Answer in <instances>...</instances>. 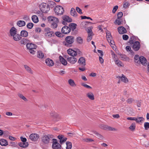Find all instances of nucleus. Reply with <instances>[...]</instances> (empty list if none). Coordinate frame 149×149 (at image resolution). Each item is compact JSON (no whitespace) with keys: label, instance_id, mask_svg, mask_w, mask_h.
<instances>
[{"label":"nucleus","instance_id":"1","mask_svg":"<svg viewBox=\"0 0 149 149\" xmlns=\"http://www.w3.org/2000/svg\"><path fill=\"white\" fill-rule=\"evenodd\" d=\"M74 41V37L72 36H68L65 38V41L63 42V44L68 47H71L72 44Z\"/></svg>","mask_w":149,"mask_h":149},{"label":"nucleus","instance_id":"2","mask_svg":"<svg viewBox=\"0 0 149 149\" xmlns=\"http://www.w3.org/2000/svg\"><path fill=\"white\" fill-rule=\"evenodd\" d=\"M44 34L45 38H49L55 35L54 33L49 28H46L44 30Z\"/></svg>","mask_w":149,"mask_h":149},{"label":"nucleus","instance_id":"3","mask_svg":"<svg viewBox=\"0 0 149 149\" xmlns=\"http://www.w3.org/2000/svg\"><path fill=\"white\" fill-rule=\"evenodd\" d=\"M54 10L55 13L58 15H62L64 12V10L63 8L60 6H55Z\"/></svg>","mask_w":149,"mask_h":149},{"label":"nucleus","instance_id":"4","mask_svg":"<svg viewBox=\"0 0 149 149\" xmlns=\"http://www.w3.org/2000/svg\"><path fill=\"white\" fill-rule=\"evenodd\" d=\"M41 11L43 13H47L50 10L47 3H42L40 5Z\"/></svg>","mask_w":149,"mask_h":149},{"label":"nucleus","instance_id":"5","mask_svg":"<svg viewBox=\"0 0 149 149\" xmlns=\"http://www.w3.org/2000/svg\"><path fill=\"white\" fill-rule=\"evenodd\" d=\"M52 136L48 134L43 136L41 138V141L42 143L45 145L48 144L50 142Z\"/></svg>","mask_w":149,"mask_h":149},{"label":"nucleus","instance_id":"6","mask_svg":"<svg viewBox=\"0 0 149 149\" xmlns=\"http://www.w3.org/2000/svg\"><path fill=\"white\" fill-rule=\"evenodd\" d=\"M62 18L63 20L62 23L64 25H66L67 24V22H70L72 21V19L70 17L66 15H63Z\"/></svg>","mask_w":149,"mask_h":149},{"label":"nucleus","instance_id":"7","mask_svg":"<svg viewBox=\"0 0 149 149\" xmlns=\"http://www.w3.org/2000/svg\"><path fill=\"white\" fill-rule=\"evenodd\" d=\"M53 142L52 145V148L53 149H61V146L57 141V140L53 139Z\"/></svg>","mask_w":149,"mask_h":149},{"label":"nucleus","instance_id":"8","mask_svg":"<svg viewBox=\"0 0 149 149\" xmlns=\"http://www.w3.org/2000/svg\"><path fill=\"white\" fill-rule=\"evenodd\" d=\"M107 34V40L109 42L110 44V45H114V42L113 40H112V36L111 35L110 33L108 31L107 32H106Z\"/></svg>","mask_w":149,"mask_h":149},{"label":"nucleus","instance_id":"9","mask_svg":"<svg viewBox=\"0 0 149 149\" xmlns=\"http://www.w3.org/2000/svg\"><path fill=\"white\" fill-rule=\"evenodd\" d=\"M75 56L68 57L67 58V61L71 64H75L77 61V59Z\"/></svg>","mask_w":149,"mask_h":149},{"label":"nucleus","instance_id":"10","mask_svg":"<svg viewBox=\"0 0 149 149\" xmlns=\"http://www.w3.org/2000/svg\"><path fill=\"white\" fill-rule=\"evenodd\" d=\"M140 47V45L139 42L136 41L134 43L132 48L134 51H138Z\"/></svg>","mask_w":149,"mask_h":149},{"label":"nucleus","instance_id":"11","mask_svg":"<svg viewBox=\"0 0 149 149\" xmlns=\"http://www.w3.org/2000/svg\"><path fill=\"white\" fill-rule=\"evenodd\" d=\"M39 136L38 134H32L29 136L30 139L32 141H37L39 138Z\"/></svg>","mask_w":149,"mask_h":149},{"label":"nucleus","instance_id":"12","mask_svg":"<svg viewBox=\"0 0 149 149\" xmlns=\"http://www.w3.org/2000/svg\"><path fill=\"white\" fill-rule=\"evenodd\" d=\"M70 31V29L69 28V27L66 26L63 27L61 29L62 33L65 34L69 33Z\"/></svg>","mask_w":149,"mask_h":149},{"label":"nucleus","instance_id":"13","mask_svg":"<svg viewBox=\"0 0 149 149\" xmlns=\"http://www.w3.org/2000/svg\"><path fill=\"white\" fill-rule=\"evenodd\" d=\"M37 56L38 58L41 60L44 59L45 58L44 53L40 50H39L37 52Z\"/></svg>","mask_w":149,"mask_h":149},{"label":"nucleus","instance_id":"14","mask_svg":"<svg viewBox=\"0 0 149 149\" xmlns=\"http://www.w3.org/2000/svg\"><path fill=\"white\" fill-rule=\"evenodd\" d=\"M85 61V58L82 57H81L78 60L79 65L83 67L85 66L86 65Z\"/></svg>","mask_w":149,"mask_h":149},{"label":"nucleus","instance_id":"15","mask_svg":"<svg viewBox=\"0 0 149 149\" xmlns=\"http://www.w3.org/2000/svg\"><path fill=\"white\" fill-rule=\"evenodd\" d=\"M118 30L119 33L120 34L126 33L127 32L126 29L123 26L119 27L118 28Z\"/></svg>","mask_w":149,"mask_h":149},{"label":"nucleus","instance_id":"16","mask_svg":"<svg viewBox=\"0 0 149 149\" xmlns=\"http://www.w3.org/2000/svg\"><path fill=\"white\" fill-rule=\"evenodd\" d=\"M58 138L60 140L59 142L62 144L65 142L67 140V138L64 137L63 135H59L58 136Z\"/></svg>","mask_w":149,"mask_h":149},{"label":"nucleus","instance_id":"17","mask_svg":"<svg viewBox=\"0 0 149 149\" xmlns=\"http://www.w3.org/2000/svg\"><path fill=\"white\" fill-rule=\"evenodd\" d=\"M26 47L28 49H35L36 47L35 45L32 43H27Z\"/></svg>","mask_w":149,"mask_h":149},{"label":"nucleus","instance_id":"18","mask_svg":"<svg viewBox=\"0 0 149 149\" xmlns=\"http://www.w3.org/2000/svg\"><path fill=\"white\" fill-rule=\"evenodd\" d=\"M86 97L90 100H94V96L93 93L91 92H89L86 94Z\"/></svg>","mask_w":149,"mask_h":149},{"label":"nucleus","instance_id":"19","mask_svg":"<svg viewBox=\"0 0 149 149\" xmlns=\"http://www.w3.org/2000/svg\"><path fill=\"white\" fill-rule=\"evenodd\" d=\"M11 36L13 37V39L15 41H19L21 38L20 35L17 33Z\"/></svg>","mask_w":149,"mask_h":149},{"label":"nucleus","instance_id":"20","mask_svg":"<svg viewBox=\"0 0 149 149\" xmlns=\"http://www.w3.org/2000/svg\"><path fill=\"white\" fill-rule=\"evenodd\" d=\"M67 53L72 56H76L77 55L76 52L70 48L67 50Z\"/></svg>","mask_w":149,"mask_h":149},{"label":"nucleus","instance_id":"21","mask_svg":"<svg viewBox=\"0 0 149 149\" xmlns=\"http://www.w3.org/2000/svg\"><path fill=\"white\" fill-rule=\"evenodd\" d=\"M45 63L49 67L52 66L54 65L53 61L49 58H47L45 60Z\"/></svg>","mask_w":149,"mask_h":149},{"label":"nucleus","instance_id":"22","mask_svg":"<svg viewBox=\"0 0 149 149\" xmlns=\"http://www.w3.org/2000/svg\"><path fill=\"white\" fill-rule=\"evenodd\" d=\"M114 60L115 63V64L119 67H123L124 64L119 59L115 58Z\"/></svg>","mask_w":149,"mask_h":149},{"label":"nucleus","instance_id":"23","mask_svg":"<svg viewBox=\"0 0 149 149\" xmlns=\"http://www.w3.org/2000/svg\"><path fill=\"white\" fill-rule=\"evenodd\" d=\"M47 4L50 9V8H53L56 5L55 3L52 1H49L47 3Z\"/></svg>","mask_w":149,"mask_h":149},{"label":"nucleus","instance_id":"24","mask_svg":"<svg viewBox=\"0 0 149 149\" xmlns=\"http://www.w3.org/2000/svg\"><path fill=\"white\" fill-rule=\"evenodd\" d=\"M10 36H13L17 33V29L14 27H12L10 30Z\"/></svg>","mask_w":149,"mask_h":149},{"label":"nucleus","instance_id":"25","mask_svg":"<svg viewBox=\"0 0 149 149\" xmlns=\"http://www.w3.org/2000/svg\"><path fill=\"white\" fill-rule=\"evenodd\" d=\"M144 118L142 117H138L137 118L135 117V119H134V120L136 121V123H139L144 121Z\"/></svg>","mask_w":149,"mask_h":149},{"label":"nucleus","instance_id":"26","mask_svg":"<svg viewBox=\"0 0 149 149\" xmlns=\"http://www.w3.org/2000/svg\"><path fill=\"white\" fill-rule=\"evenodd\" d=\"M147 62L146 59L143 56H141L140 57L139 63H141L142 64L144 65Z\"/></svg>","mask_w":149,"mask_h":149},{"label":"nucleus","instance_id":"27","mask_svg":"<svg viewBox=\"0 0 149 149\" xmlns=\"http://www.w3.org/2000/svg\"><path fill=\"white\" fill-rule=\"evenodd\" d=\"M48 18L49 21L53 22H59L58 19L57 18L53 16L49 17Z\"/></svg>","mask_w":149,"mask_h":149},{"label":"nucleus","instance_id":"28","mask_svg":"<svg viewBox=\"0 0 149 149\" xmlns=\"http://www.w3.org/2000/svg\"><path fill=\"white\" fill-rule=\"evenodd\" d=\"M60 62L64 65H66L67 64V61L61 56H59Z\"/></svg>","mask_w":149,"mask_h":149},{"label":"nucleus","instance_id":"29","mask_svg":"<svg viewBox=\"0 0 149 149\" xmlns=\"http://www.w3.org/2000/svg\"><path fill=\"white\" fill-rule=\"evenodd\" d=\"M0 144L3 146H6L8 145L7 141L4 139H0Z\"/></svg>","mask_w":149,"mask_h":149},{"label":"nucleus","instance_id":"30","mask_svg":"<svg viewBox=\"0 0 149 149\" xmlns=\"http://www.w3.org/2000/svg\"><path fill=\"white\" fill-rule=\"evenodd\" d=\"M70 14L73 17H76L77 15V13L74 8H72L70 10Z\"/></svg>","mask_w":149,"mask_h":149},{"label":"nucleus","instance_id":"31","mask_svg":"<svg viewBox=\"0 0 149 149\" xmlns=\"http://www.w3.org/2000/svg\"><path fill=\"white\" fill-rule=\"evenodd\" d=\"M17 24L19 27H22L24 26L26 24L25 22L22 20H19L17 21Z\"/></svg>","mask_w":149,"mask_h":149},{"label":"nucleus","instance_id":"32","mask_svg":"<svg viewBox=\"0 0 149 149\" xmlns=\"http://www.w3.org/2000/svg\"><path fill=\"white\" fill-rule=\"evenodd\" d=\"M69 28L70 29V31L71 30L74 31L76 27L77 24L74 23H71L69 25Z\"/></svg>","mask_w":149,"mask_h":149},{"label":"nucleus","instance_id":"33","mask_svg":"<svg viewBox=\"0 0 149 149\" xmlns=\"http://www.w3.org/2000/svg\"><path fill=\"white\" fill-rule=\"evenodd\" d=\"M25 69L28 72L31 74H33V72L30 67L26 65H24Z\"/></svg>","mask_w":149,"mask_h":149},{"label":"nucleus","instance_id":"34","mask_svg":"<svg viewBox=\"0 0 149 149\" xmlns=\"http://www.w3.org/2000/svg\"><path fill=\"white\" fill-rule=\"evenodd\" d=\"M68 83L72 87H75L76 86L74 81L71 79H69L68 80Z\"/></svg>","mask_w":149,"mask_h":149},{"label":"nucleus","instance_id":"35","mask_svg":"<svg viewBox=\"0 0 149 149\" xmlns=\"http://www.w3.org/2000/svg\"><path fill=\"white\" fill-rule=\"evenodd\" d=\"M32 20L35 23H37L39 21L38 18L36 15H33L32 16Z\"/></svg>","mask_w":149,"mask_h":149},{"label":"nucleus","instance_id":"36","mask_svg":"<svg viewBox=\"0 0 149 149\" xmlns=\"http://www.w3.org/2000/svg\"><path fill=\"white\" fill-rule=\"evenodd\" d=\"M29 145L28 142H22L19 143V145L21 147L26 148Z\"/></svg>","mask_w":149,"mask_h":149},{"label":"nucleus","instance_id":"37","mask_svg":"<svg viewBox=\"0 0 149 149\" xmlns=\"http://www.w3.org/2000/svg\"><path fill=\"white\" fill-rule=\"evenodd\" d=\"M77 43L79 44H82L83 42V39L80 37H78L76 38Z\"/></svg>","mask_w":149,"mask_h":149},{"label":"nucleus","instance_id":"38","mask_svg":"<svg viewBox=\"0 0 149 149\" xmlns=\"http://www.w3.org/2000/svg\"><path fill=\"white\" fill-rule=\"evenodd\" d=\"M93 132L94 134L96 135L98 138L102 139H103L104 138V137L100 134L98 133L97 132L93 131Z\"/></svg>","mask_w":149,"mask_h":149},{"label":"nucleus","instance_id":"39","mask_svg":"<svg viewBox=\"0 0 149 149\" xmlns=\"http://www.w3.org/2000/svg\"><path fill=\"white\" fill-rule=\"evenodd\" d=\"M121 81L125 83H127L128 82V79L123 74H122V77L121 79Z\"/></svg>","mask_w":149,"mask_h":149},{"label":"nucleus","instance_id":"40","mask_svg":"<svg viewBox=\"0 0 149 149\" xmlns=\"http://www.w3.org/2000/svg\"><path fill=\"white\" fill-rule=\"evenodd\" d=\"M21 36L23 37H26L28 36V33L26 31H22L20 33Z\"/></svg>","mask_w":149,"mask_h":149},{"label":"nucleus","instance_id":"41","mask_svg":"<svg viewBox=\"0 0 149 149\" xmlns=\"http://www.w3.org/2000/svg\"><path fill=\"white\" fill-rule=\"evenodd\" d=\"M136 128V124L134 123H133L129 127V129L132 131H134Z\"/></svg>","mask_w":149,"mask_h":149},{"label":"nucleus","instance_id":"42","mask_svg":"<svg viewBox=\"0 0 149 149\" xmlns=\"http://www.w3.org/2000/svg\"><path fill=\"white\" fill-rule=\"evenodd\" d=\"M67 146L66 149H71L72 147V144L71 142L67 141L66 142Z\"/></svg>","mask_w":149,"mask_h":149},{"label":"nucleus","instance_id":"43","mask_svg":"<svg viewBox=\"0 0 149 149\" xmlns=\"http://www.w3.org/2000/svg\"><path fill=\"white\" fill-rule=\"evenodd\" d=\"M18 95L20 98L25 101L26 102L27 101V99L22 94L19 93L18 94Z\"/></svg>","mask_w":149,"mask_h":149},{"label":"nucleus","instance_id":"44","mask_svg":"<svg viewBox=\"0 0 149 149\" xmlns=\"http://www.w3.org/2000/svg\"><path fill=\"white\" fill-rule=\"evenodd\" d=\"M28 42V40L25 38H24L22 39L20 41V43L21 44L25 45L26 44H27Z\"/></svg>","mask_w":149,"mask_h":149},{"label":"nucleus","instance_id":"45","mask_svg":"<svg viewBox=\"0 0 149 149\" xmlns=\"http://www.w3.org/2000/svg\"><path fill=\"white\" fill-rule=\"evenodd\" d=\"M82 140L83 141L87 142L94 141L93 139L90 138H84Z\"/></svg>","mask_w":149,"mask_h":149},{"label":"nucleus","instance_id":"46","mask_svg":"<svg viewBox=\"0 0 149 149\" xmlns=\"http://www.w3.org/2000/svg\"><path fill=\"white\" fill-rule=\"evenodd\" d=\"M144 127L145 130H148L149 129V123L145 122L144 123Z\"/></svg>","mask_w":149,"mask_h":149},{"label":"nucleus","instance_id":"47","mask_svg":"<svg viewBox=\"0 0 149 149\" xmlns=\"http://www.w3.org/2000/svg\"><path fill=\"white\" fill-rule=\"evenodd\" d=\"M33 26V24L32 23H29L26 25L27 28L29 29H31Z\"/></svg>","mask_w":149,"mask_h":149},{"label":"nucleus","instance_id":"48","mask_svg":"<svg viewBox=\"0 0 149 149\" xmlns=\"http://www.w3.org/2000/svg\"><path fill=\"white\" fill-rule=\"evenodd\" d=\"M140 57L138 55H136L134 57V60L135 62L139 63V61Z\"/></svg>","mask_w":149,"mask_h":149},{"label":"nucleus","instance_id":"49","mask_svg":"<svg viewBox=\"0 0 149 149\" xmlns=\"http://www.w3.org/2000/svg\"><path fill=\"white\" fill-rule=\"evenodd\" d=\"M93 35H88V36L87 38V40L88 42H89L92 39Z\"/></svg>","mask_w":149,"mask_h":149},{"label":"nucleus","instance_id":"50","mask_svg":"<svg viewBox=\"0 0 149 149\" xmlns=\"http://www.w3.org/2000/svg\"><path fill=\"white\" fill-rule=\"evenodd\" d=\"M87 31L88 33V35L91 34L93 35V33L92 31V29L90 28H88L87 29Z\"/></svg>","mask_w":149,"mask_h":149},{"label":"nucleus","instance_id":"51","mask_svg":"<svg viewBox=\"0 0 149 149\" xmlns=\"http://www.w3.org/2000/svg\"><path fill=\"white\" fill-rule=\"evenodd\" d=\"M58 22H53L52 24V27L54 28L55 29L56 28L57 26V23Z\"/></svg>","mask_w":149,"mask_h":149},{"label":"nucleus","instance_id":"52","mask_svg":"<svg viewBox=\"0 0 149 149\" xmlns=\"http://www.w3.org/2000/svg\"><path fill=\"white\" fill-rule=\"evenodd\" d=\"M123 14V13L121 12L118 13L117 14L118 19H119L121 18L122 17Z\"/></svg>","mask_w":149,"mask_h":149},{"label":"nucleus","instance_id":"53","mask_svg":"<svg viewBox=\"0 0 149 149\" xmlns=\"http://www.w3.org/2000/svg\"><path fill=\"white\" fill-rule=\"evenodd\" d=\"M130 5L129 3L127 2H125L123 4V7L125 8H127Z\"/></svg>","mask_w":149,"mask_h":149},{"label":"nucleus","instance_id":"54","mask_svg":"<svg viewBox=\"0 0 149 149\" xmlns=\"http://www.w3.org/2000/svg\"><path fill=\"white\" fill-rule=\"evenodd\" d=\"M100 127L101 128L104 130H107V126L104 125H101Z\"/></svg>","mask_w":149,"mask_h":149},{"label":"nucleus","instance_id":"55","mask_svg":"<svg viewBox=\"0 0 149 149\" xmlns=\"http://www.w3.org/2000/svg\"><path fill=\"white\" fill-rule=\"evenodd\" d=\"M123 38L124 40H127L129 38V36L127 35L124 34L123 35Z\"/></svg>","mask_w":149,"mask_h":149},{"label":"nucleus","instance_id":"56","mask_svg":"<svg viewBox=\"0 0 149 149\" xmlns=\"http://www.w3.org/2000/svg\"><path fill=\"white\" fill-rule=\"evenodd\" d=\"M82 86L88 88L92 89V87L84 83L81 84Z\"/></svg>","mask_w":149,"mask_h":149},{"label":"nucleus","instance_id":"57","mask_svg":"<svg viewBox=\"0 0 149 149\" xmlns=\"http://www.w3.org/2000/svg\"><path fill=\"white\" fill-rule=\"evenodd\" d=\"M76 10L80 14H82V12L81 10V9L79 7H77L76 8Z\"/></svg>","mask_w":149,"mask_h":149},{"label":"nucleus","instance_id":"58","mask_svg":"<svg viewBox=\"0 0 149 149\" xmlns=\"http://www.w3.org/2000/svg\"><path fill=\"white\" fill-rule=\"evenodd\" d=\"M118 8V6H116L113 7V9L112 10V13H115Z\"/></svg>","mask_w":149,"mask_h":149},{"label":"nucleus","instance_id":"59","mask_svg":"<svg viewBox=\"0 0 149 149\" xmlns=\"http://www.w3.org/2000/svg\"><path fill=\"white\" fill-rule=\"evenodd\" d=\"M115 23H117L118 25H120L122 23V21L120 19H116L115 21Z\"/></svg>","mask_w":149,"mask_h":149},{"label":"nucleus","instance_id":"60","mask_svg":"<svg viewBox=\"0 0 149 149\" xmlns=\"http://www.w3.org/2000/svg\"><path fill=\"white\" fill-rule=\"evenodd\" d=\"M81 17L82 19H90L92 20V19L89 17H87L85 16H81Z\"/></svg>","mask_w":149,"mask_h":149},{"label":"nucleus","instance_id":"61","mask_svg":"<svg viewBox=\"0 0 149 149\" xmlns=\"http://www.w3.org/2000/svg\"><path fill=\"white\" fill-rule=\"evenodd\" d=\"M97 52L98 53L100 54L99 55V56H103V52L102 50H97Z\"/></svg>","mask_w":149,"mask_h":149},{"label":"nucleus","instance_id":"62","mask_svg":"<svg viewBox=\"0 0 149 149\" xmlns=\"http://www.w3.org/2000/svg\"><path fill=\"white\" fill-rule=\"evenodd\" d=\"M125 49L127 52H131V51H132L131 50V47L129 46H127Z\"/></svg>","mask_w":149,"mask_h":149},{"label":"nucleus","instance_id":"63","mask_svg":"<svg viewBox=\"0 0 149 149\" xmlns=\"http://www.w3.org/2000/svg\"><path fill=\"white\" fill-rule=\"evenodd\" d=\"M56 35L58 37H61L62 36V34L61 32H56L55 33Z\"/></svg>","mask_w":149,"mask_h":149},{"label":"nucleus","instance_id":"64","mask_svg":"<svg viewBox=\"0 0 149 149\" xmlns=\"http://www.w3.org/2000/svg\"><path fill=\"white\" fill-rule=\"evenodd\" d=\"M9 139L10 140L12 141H14L16 139V138L11 136H9Z\"/></svg>","mask_w":149,"mask_h":149}]
</instances>
